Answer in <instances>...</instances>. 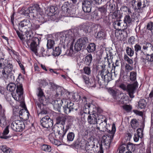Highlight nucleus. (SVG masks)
<instances>
[{"instance_id": "f257e3e1", "label": "nucleus", "mask_w": 153, "mask_h": 153, "mask_svg": "<svg viewBox=\"0 0 153 153\" xmlns=\"http://www.w3.org/2000/svg\"><path fill=\"white\" fill-rule=\"evenodd\" d=\"M79 36L78 31L76 29L70 30L60 33L59 37L60 43L58 47L53 50V54L54 56L59 55L62 51H65L70 41L74 42L75 39Z\"/></svg>"}, {"instance_id": "f03ea898", "label": "nucleus", "mask_w": 153, "mask_h": 153, "mask_svg": "<svg viewBox=\"0 0 153 153\" xmlns=\"http://www.w3.org/2000/svg\"><path fill=\"white\" fill-rule=\"evenodd\" d=\"M84 108V113L89 115L87 118V121L89 124H95L97 123V112L102 113V110L100 108L97 107L92 104H85Z\"/></svg>"}, {"instance_id": "7ed1b4c3", "label": "nucleus", "mask_w": 153, "mask_h": 153, "mask_svg": "<svg viewBox=\"0 0 153 153\" xmlns=\"http://www.w3.org/2000/svg\"><path fill=\"white\" fill-rule=\"evenodd\" d=\"M27 39L26 42L27 45L30 44L31 50L36 54L37 53V46L39 44L41 40L40 38L33 37L32 31L27 32L26 33Z\"/></svg>"}, {"instance_id": "20e7f679", "label": "nucleus", "mask_w": 153, "mask_h": 153, "mask_svg": "<svg viewBox=\"0 0 153 153\" xmlns=\"http://www.w3.org/2000/svg\"><path fill=\"white\" fill-rule=\"evenodd\" d=\"M100 72V75L97 76L98 83L100 86L107 84L112 79V74L105 68H103Z\"/></svg>"}, {"instance_id": "39448f33", "label": "nucleus", "mask_w": 153, "mask_h": 153, "mask_svg": "<svg viewBox=\"0 0 153 153\" xmlns=\"http://www.w3.org/2000/svg\"><path fill=\"white\" fill-rule=\"evenodd\" d=\"M127 3L132 6L135 11L141 12L149 4L148 0H127Z\"/></svg>"}, {"instance_id": "423d86ee", "label": "nucleus", "mask_w": 153, "mask_h": 153, "mask_svg": "<svg viewBox=\"0 0 153 153\" xmlns=\"http://www.w3.org/2000/svg\"><path fill=\"white\" fill-rule=\"evenodd\" d=\"M116 131V127L115 124L113 123L112 125V129L111 131L108 132L109 134L108 135H104L102 137V144L100 145H102V144L105 146V147L106 149H108L109 148L110 143L112 141L114 134ZM100 146V144H99Z\"/></svg>"}, {"instance_id": "0eeeda50", "label": "nucleus", "mask_w": 153, "mask_h": 153, "mask_svg": "<svg viewBox=\"0 0 153 153\" xmlns=\"http://www.w3.org/2000/svg\"><path fill=\"white\" fill-rule=\"evenodd\" d=\"M94 143L91 141L85 143V150L86 153H103V148L102 145H100L99 150L98 146H97L96 149Z\"/></svg>"}, {"instance_id": "6e6552de", "label": "nucleus", "mask_w": 153, "mask_h": 153, "mask_svg": "<svg viewBox=\"0 0 153 153\" xmlns=\"http://www.w3.org/2000/svg\"><path fill=\"white\" fill-rule=\"evenodd\" d=\"M16 87V92L19 97H21L23 93V89L22 85L19 83L17 84L16 85L13 83H9L7 86V88L8 90L10 91H14Z\"/></svg>"}, {"instance_id": "1a4fd4ad", "label": "nucleus", "mask_w": 153, "mask_h": 153, "mask_svg": "<svg viewBox=\"0 0 153 153\" xmlns=\"http://www.w3.org/2000/svg\"><path fill=\"white\" fill-rule=\"evenodd\" d=\"M12 129L15 131L20 132L23 130L25 127L24 122L20 120H15L10 125Z\"/></svg>"}, {"instance_id": "9d476101", "label": "nucleus", "mask_w": 153, "mask_h": 153, "mask_svg": "<svg viewBox=\"0 0 153 153\" xmlns=\"http://www.w3.org/2000/svg\"><path fill=\"white\" fill-rule=\"evenodd\" d=\"M30 20L27 19H25L21 21L19 25V30L25 33L26 35V33L30 31L28 30L30 27Z\"/></svg>"}, {"instance_id": "9b49d317", "label": "nucleus", "mask_w": 153, "mask_h": 153, "mask_svg": "<svg viewBox=\"0 0 153 153\" xmlns=\"http://www.w3.org/2000/svg\"><path fill=\"white\" fill-rule=\"evenodd\" d=\"M41 124L44 128H48L53 126V120L48 115L43 117L40 121Z\"/></svg>"}, {"instance_id": "f8f14e48", "label": "nucleus", "mask_w": 153, "mask_h": 153, "mask_svg": "<svg viewBox=\"0 0 153 153\" xmlns=\"http://www.w3.org/2000/svg\"><path fill=\"white\" fill-rule=\"evenodd\" d=\"M109 92L112 95L114 99L119 101L120 103L123 104L125 103L126 99L124 97H123V94L121 93L119 94L117 91L112 89H110Z\"/></svg>"}, {"instance_id": "ddd939ff", "label": "nucleus", "mask_w": 153, "mask_h": 153, "mask_svg": "<svg viewBox=\"0 0 153 153\" xmlns=\"http://www.w3.org/2000/svg\"><path fill=\"white\" fill-rule=\"evenodd\" d=\"M96 26L95 24L91 22H87L83 23L80 25V29L85 33H90L92 31L93 28Z\"/></svg>"}, {"instance_id": "4468645a", "label": "nucleus", "mask_w": 153, "mask_h": 153, "mask_svg": "<svg viewBox=\"0 0 153 153\" xmlns=\"http://www.w3.org/2000/svg\"><path fill=\"white\" fill-rule=\"evenodd\" d=\"M64 102L65 103H66V101L65 99H57L52 102V103L53 105V107L54 110L60 112L61 111V107L62 104H63Z\"/></svg>"}, {"instance_id": "2eb2a0df", "label": "nucleus", "mask_w": 153, "mask_h": 153, "mask_svg": "<svg viewBox=\"0 0 153 153\" xmlns=\"http://www.w3.org/2000/svg\"><path fill=\"white\" fill-rule=\"evenodd\" d=\"M92 0H84L82 1V7L83 11L85 13L91 12L92 7Z\"/></svg>"}, {"instance_id": "dca6fc26", "label": "nucleus", "mask_w": 153, "mask_h": 153, "mask_svg": "<svg viewBox=\"0 0 153 153\" xmlns=\"http://www.w3.org/2000/svg\"><path fill=\"white\" fill-rule=\"evenodd\" d=\"M141 61L143 65L146 67L149 66L150 63L153 62V54H147L146 58H141Z\"/></svg>"}, {"instance_id": "f3484780", "label": "nucleus", "mask_w": 153, "mask_h": 153, "mask_svg": "<svg viewBox=\"0 0 153 153\" xmlns=\"http://www.w3.org/2000/svg\"><path fill=\"white\" fill-rule=\"evenodd\" d=\"M28 14H31V15L33 17H36L38 12H40L42 11L41 9L39 7L38 4H36L33 6L29 7L27 9Z\"/></svg>"}, {"instance_id": "a211bd4d", "label": "nucleus", "mask_w": 153, "mask_h": 153, "mask_svg": "<svg viewBox=\"0 0 153 153\" xmlns=\"http://www.w3.org/2000/svg\"><path fill=\"white\" fill-rule=\"evenodd\" d=\"M137 82H136L132 84H128L127 86L126 91L128 92L129 96L131 98H132L134 97L133 94L137 86Z\"/></svg>"}, {"instance_id": "6ab92c4d", "label": "nucleus", "mask_w": 153, "mask_h": 153, "mask_svg": "<svg viewBox=\"0 0 153 153\" xmlns=\"http://www.w3.org/2000/svg\"><path fill=\"white\" fill-rule=\"evenodd\" d=\"M65 104V106L63 107L64 111L65 113L68 114L71 111H73L74 107V104L71 102H69L67 101Z\"/></svg>"}, {"instance_id": "aec40b11", "label": "nucleus", "mask_w": 153, "mask_h": 153, "mask_svg": "<svg viewBox=\"0 0 153 153\" xmlns=\"http://www.w3.org/2000/svg\"><path fill=\"white\" fill-rule=\"evenodd\" d=\"M13 67L12 63L7 59L4 58L0 59V68Z\"/></svg>"}, {"instance_id": "412c9836", "label": "nucleus", "mask_w": 153, "mask_h": 153, "mask_svg": "<svg viewBox=\"0 0 153 153\" xmlns=\"http://www.w3.org/2000/svg\"><path fill=\"white\" fill-rule=\"evenodd\" d=\"M57 131L59 138L60 140H62L66 133V131L65 130L64 126H58Z\"/></svg>"}, {"instance_id": "4be33fe9", "label": "nucleus", "mask_w": 153, "mask_h": 153, "mask_svg": "<svg viewBox=\"0 0 153 153\" xmlns=\"http://www.w3.org/2000/svg\"><path fill=\"white\" fill-rule=\"evenodd\" d=\"M144 52L149 54H153V46L150 43H147L143 46Z\"/></svg>"}, {"instance_id": "5701e85b", "label": "nucleus", "mask_w": 153, "mask_h": 153, "mask_svg": "<svg viewBox=\"0 0 153 153\" xmlns=\"http://www.w3.org/2000/svg\"><path fill=\"white\" fill-rule=\"evenodd\" d=\"M102 18V16L97 11H94L91 13V18L93 21H99Z\"/></svg>"}, {"instance_id": "b1692460", "label": "nucleus", "mask_w": 153, "mask_h": 153, "mask_svg": "<svg viewBox=\"0 0 153 153\" xmlns=\"http://www.w3.org/2000/svg\"><path fill=\"white\" fill-rule=\"evenodd\" d=\"M3 70L2 71V76L4 77L6 79L7 78L9 74L12 71L13 69V67L9 68H2Z\"/></svg>"}, {"instance_id": "393cba45", "label": "nucleus", "mask_w": 153, "mask_h": 153, "mask_svg": "<svg viewBox=\"0 0 153 153\" xmlns=\"http://www.w3.org/2000/svg\"><path fill=\"white\" fill-rule=\"evenodd\" d=\"M66 118L63 116H60L56 118V124H58V126H64Z\"/></svg>"}, {"instance_id": "a878e982", "label": "nucleus", "mask_w": 153, "mask_h": 153, "mask_svg": "<svg viewBox=\"0 0 153 153\" xmlns=\"http://www.w3.org/2000/svg\"><path fill=\"white\" fill-rule=\"evenodd\" d=\"M100 126L101 127L100 131L103 132L106 131L107 132H110L111 130H109L106 127L107 122H101L100 123Z\"/></svg>"}, {"instance_id": "bb28decb", "label": "nucleus", "mask_w": 153, "mask_h": 153, "mask_svg": "<svg viewBox=\"0 0 153 153\" xmlns=\"http://www.w3.org/2000/svg\"><path fill=\"white\" fill-rule=\"evenodd\" d=\"M84 48L88 42V39L87 37L81 38L77 40Z\"/></svg>"}, {"instance_id": "cd10ccee", "label": "nucleus", "mask_w": 153, "mask_h": 153, "mask_svg": "<svg viewBox=\"0 0 153 153\" xmlns=\"http://www.w3.org/2000/svg\"><path fill=\"white\" fill-rule=\"evenodd\" d=\"M92 57L91 54H90L86 56L84 59V63L87 65L89 66L91 63Z\"/></svg>"}, {"instance_id": "c85d7f7f", "label": "nucleus", "mask_w": 153, "mask_h": 153, "mask_svg": "<svg viewBox=\"0 0 153 153\" xmlns=\"http://www.w3.org/2000/svg\"><path fill=\"white\" fill-rule=\"evenodd\" d=\"M130 124L131 127L135 130L139 126V123L137 119H133L131 120Z\"/></svg>"}, {"instance_id": "c756f323", "label": "nucleus", "mask_w": 153, "mask_h": 153, "mask_svg": "<svg viewBox=\"0 0 153 153\" xmlns=\"http://www.w3.org/2000/svg\"><path fill=\"white\" fill-rule=\"evenodd\" d=\"M97 120L98 122L100 121V123L102 122H107V119L105 117L101 114L102 113H100L99 112H97Z\"/></svg>"}, {"instance_id": "7c9ffc66", "label": "nucleus", "mask_w": 153, "mask_h": 153, "mask_svg": "<svg viewBox=\"0 0 153 153\" xmlns=\"http://www.w3.org/2000/svg\"><path fill=\"white\" fill-rule=\"evenodd\" d=\"M9 126H7L4 129L2 133V135L0 136V138L7 139L9 138V137L6 136L9 133Z\"/></svg>"}, {"instance_id": "2f4dec72", "label": "nucleus", "mask_w": 153, "mask_h": 153, "mask_svg": "<svg viewBox=\"0 0 153 153\" xmlns=\"http://www.w3.org/2000/svg\"><path fill=\"white\" fill-rule=\"evenodd\" d=\"M106 35L105 32L103 30H101L100 31L98 32L96 38L100 39H104Z\"/></svg>"}, {"instance_id": "473e14b6", "label": "nucleus", "mask_w": 153, "mask_h": 153, "mask_svg": "<svg viewBox=\"0 0 153 153\" xmlns=\"http://www.w3.org/2000/svg\"><path fill=\"white\" fill-rule=\"evenodd\" d=\"M112 13L113 18L117 19V20H120L122 16L118 10H115Z\"/></svg>"}, {"instance_id": "72a5a7b5", "label": "nucleus", "mask_w": 153, "mask_h": 153, "mask_svg": "<svg viewBox=\"0 0 153 153\" xmlns=\"http://www.w3.org/2000/svg\"><path fill=\"white\" fill-rule=\"evenodd\" d=\"M96 45L94 43H90L87 47V50L88 52H92L96 49Z\"/></svg>"}, {"instance_id": "f704fd0d", "label": "nucleus", "mask_w": 153, "mask_h": 153, "mask_svg": "<svg viewBox=\"0 0 153 153\" xmlns=\"http://www.w3.org/2000/svg\"><path fill=\"white\" fill-rule=\"evenodd\" d=\"M147 102L144 99L140 100L138 102V107L140 109L144 108L146 105Z\"/></svg>"}, {"instance_id": "c9c22d12", "label": "nucleus", "mask_w": 153, "mask_h": 153, "mask_svg": "<svg viewBox=\"0 0 153 153\" xmlns=\"http://www.w3.org/2000/svg\"><path fill=\"white\" fill-rule=\"evenodd\" d=\"M124 22L125 25V27H126L128 24H129L131 23L132 19L129 15H126L125 16Z\"/></svg>"}, {"instance_id": "e433bc0d", "label": "nucleus", "mask_w": 153, "mask_h": 153, "mask_svg": "<svg viewBox=\"0 0 153 153\" xmlns=\"http://www.w3.org/2000/svg\"><path fill=\"white\" fill-rule=\"evenodd\" d=\"M39 27V25L37 24L36 23L30 22V27H29L28 31H31V30H35Z\"/></svg>"}, {"instance_id": "4c0bfd02", "label": "nucleus", "mask_w": 153, "mask_h": 153, "mask_svg": "<svg viewBox=\"0 0 153 153\" xmlns=\"http://www.w3.org/2000/svg\"><path fill=\"white\" fill-rule=\"evenodd\" d=\"M48 10L49 12L48 15L49 16H51L56 12L57 10V8L54 6H51Z\"/></svg>"}, {"instance_id": "58836bf2", "label": "nucleus", "mask_w": 153, "mask_h": 153, "mask_svg": "<svg viewBox=\"0 0 153 153\" xmlns=\"http://www.w3.org/2000/svg\"><path fill=\"white\" fill-rule=\"evenodd\" d=\"M107 4H109V9L110 10V13L113 12L114 11H115L116 9V5L114 2L111 3L110 1L109 2H108Z\"/></svg>"}, {"instance_id": "ea45409f", "label": "nucleus", "mask_w": 153, "mask_h": 153, "mask_svg": "<svg viewBox=\"0 0 153 153\" xmlns=\"http://www.w3.org/2000/svg\"><path fill=\"white\" fill-rule=\"evenodd\" d=\"M126 52L127 55L130 57L133 56L134 54V50L129 47H127L126 48Z\"/></svg>"}, {"instance_id": "a19ab883", "label": "nucleus", "mask_w": 153, "mask_h": 153, "mask_svg": "<svg viewBox=\"0 0 153 153\" xmlns=\"http://www.w3.org/2000/svg\"><path fill=\"white\" fill-rule=\"evenodd\" d=\"M98 11L101 13L100 15L102 16V18L103 16L105 15L106 13L107 9L106 7L105 6H103L101 7H100L98 8Z\"/></svg>"}, {"instance_id": "79ce46f5", "label": "nucleus", "mask_w": 153, "mask_h": 153, "mask_svg": "<svg viewBox=\"0 0 153 153\" xmlns=\"http://www.w3.org/2000/svg\"><path fill=\"white\" fill-rule=\"evenodd\" d=\"M126 148L128 151H134L135 150V146L133 143H129L127 145Z\"/></svg>"}, {"instance_id": "37998d69", "label": "nucleus", "mask_w": 153, "mask_h": 153, "mask_svg": "<svg viewBox=\"0 0 153 153\" xmlns=\"http://www.w3.org/2000/svg\"><path fill=\"white\" fill-rule=\"evenodd\" d=\"M73 44H71L70 46L69 49L67 51V53L68 56H72L75 53V51L73 50Z\"/></svg>"}, {"instance_id": "c03bdc74", "label": "nucleus", "mask_w": 153, "mask_h": 153, "mask_svg": "<svg viewBox=\"0 0 153 153\" xmlns=\"http://www.w3.org/2000/svg\"><path fill=\"white\" fill-rule=\"evenodd\" d=\"M69 6L68 3V2H65L62 6V10L64 13L68 12Z\"/></svg>"}, {"instance_id": "a18cd8bd", "label": "nucleus", "mask_w": 153, "mask_h": 153, "mask_svg": "<svg viewBox=\"0 0 153 153\" xmlns=\"http://www.w3.org/2000/svg\"><path fill=\"white\" fill-rule=\"evenodd\" d=\"M75 134L74 132L69 133L67 136V140L68 141H72L74 140Z\"/></svg>"}, {"instance_id": "49530a36", "label": "nucleus", "mask_w": 153, "mask_h": 153, "mask_svg": "<svg viewBox=\"0 0 153 153\" xmlns=\"http://www.w3.org/2000/svg\"><path fill=\"white\" fill-rule=\"evenodd\" d=\"M134 51L136 56H137L139 52H142V47L138 44H136L134 46Z\"/></svg>"}, {"instance_id": "de8ad7c7", "label": "nucleus", "mask_w": 153, "mask_h": 153, "mask_svg": "<svg viewBox=\"0 0 153 153\" xmlns=\"http://www.w3.org/2000/svg\"><path fill=\"white\" fill-rule=\"evenodd\" d=\"M0 149L4 153H10L11 151L10 148L7 147L5 145L0 146Z\"/></svg>"}, {"instance_id": "09e8293b", "label": "nucleus", "mask_w": 153, "mask_h": 153, "mask_svg": "<svg viewBox=\"0 0 153 153\" xmlns=\"http://www.w3.org/2000/svg\"><path fill=\"white\" fill-rule=\"evenodd\" d=\"M54 40L50 39L47 41V47L48 49H51L53 48L54 45Z\"/></svg>"}, {"instance_id": "8fccbe9b", "label": "nucleus", "mask_w": 153, "mask_h": 153, "mask_svg": "<svg viewBox=\"0 0 153 153\" xmlns=\"http://www.w3.org/2000/svg\"><path fill=\"white\" fill-rule=\"evenodd\" d=\"M41 149L45 151L50 152L51 150V146L47 145L44 144L41 146Z\"/></svg>"}, {"instance_id": "3c124183", "label": "nucleus", "mask_w": 153, "mask_h": 153, "mask_svg": "<svg viewBox=\"0 0 153 153\" xmlns=\"http://www.w3.org/2000/svg\"><path fill=\"white\" fill-rule=\"evenodd\" d=\"M16 33L20 40L23 42H26L27 39L24 37V36L23 35L22 33L20 32L18 30H16Z\"/></svg>"}, {"instance_id": "603ef678", "label": "nucleus", "mask_w": 153, "mask_h": 153, "mask_svg": "<svg viewBox=\"0 0 153 153\" xmlns=\"http://www.w3.org/2000/svg\"><path fill=\"white\" fill-rule=\"evenodd\" d=\"M64 89L61 87L58 88L56 91V97H57L59 95L62 96L63 94H64Z\"/></svg>"}, {"instance_id": "864d4df0", "label": "nucleus", "mask_w": 153, "mask_h": 153, "mask_svg": "<svg viewBox=\"0 0 153 153\" xmlns=\"http://www.w3.org/2000/svg\"><path fill=\"white\" fill-rule=\"evenodd\" d=\"M82 48H83L82 46L79 43V42H78V41L77 40L75 44V50L76 51H78L81 50Z\"/></svg>"}, {"instance_id": "5fc2aeb1", "label": "nucleus", "mask_w": 153, "mask_h": 153, "mask_svg": "<svg viewBox=\"0 0 153 153\" xmlns=\"http://www.w3.org/2000/svg\"><path fill=\"white\" fill-rule=\"evenodd\" d=\"M39 97V100L40 101V104L38 103L37 104V106L40 109L41 108V107L43 106V102L44 100L45 99V97L44 96Z\"/></svg>"}, {"instance_id": "6e6d98bb", "label": "nucleus", "mask_w": 153, "mask_h": 153, "mask_svg": "<svg viewBox=\"0 0 153 153\" xmlns=\"http://www.w3.org/2000/svg\"><path fill=\"white\" fill-rule=\"evenodd\" d=\"M137 73L134 71H132L130 73V79L132 81H135L136 79Z\"/></svg>"}, {"instance_id": "4d7b16f0", "label": "nucleus", "mask_w": 153, "mask_h": 153, "mask_svg": "<svg viewBox=\"0 0 153 153\" xmlns=\"http://www.w3.org/2000/svg\"><path fill=\"white\" fill-rule=\"evenodd\" d=\"M89 82L87 84V85L88 86L92 87H96L95 79L94 78L90 79Z\"/></svg>"}, {"instance_id": "13d9d810", "label": "nucleus", "mask_w": 153, "mask_h": 153, "mask_svg": "<svg viewBox=\"0 0 153 153\" xmlns=\"http://www.w3.org/2000/svg\"><path fill=\"white\" fill-rule=\"evenodd\" d=\"M146 28L147 30L151 31L152 32H153V22H150L148 23Z\"/></svg>"}, {"instance_id": "bf43d9fd", "label": "nucleus", "mask_w": 153, "mask_h": 153, "mask_svg": "<svg viewBox=\"0 0 153 153\" xmlns=\"http://www.w3.org/2000/svg\"><path fill=\"white\" fill-rule=\"evenodd\" d=\"M136 39L134 36H132L129 37L128 40V43L130 45H132L135 43Z\"/></svg>"}, {"instance_id": "052dcab7", "label": "nucleus", "mask_w": 153, "mask_h": 153, "mask_svg": "<svg viewBox=\"0 0 153 153\" xmlns=\"http://www.w3.org/2000/svg\"><path fill=\"white\" fill-rule=\"evenodd\" d=\"M123 108L127 112L130 111L132 109L131 105H125L122 106Z\"/></svg>"}, {"instance_id": "680f3d73", "label": "nucleus", "mask_w": 153, "mask_h": 153, "mask_svg": "<svg viewBox=\"0 0 153 153\" xmlns=\"http://www.w3.org/2000/svg\"><path fill=\"white\" fill-rule=\"evenodd\" d=\"M143 129L142 128H139L137 130V135H138L139 137H140V138H141L143 137Z\"/></svg>"}, {"instance_id": "e2e57ef3", "label": "nucleus", "mask_w": 153, "mask_h": 153, "mask_svg": "<svg viewBox=\"0 0 153 153\" xmlns=\"http://www.w3.org/2000/svg\"><path fill=\"white\" fill-rule=\"evenodd\" d=\"M124 59L130 65H132L133 62L132 59L130 58L126 55H125L124 56Z\"/></svg>"}, {"instance_id": "0e129e2a", "label": "nucleus", "mask_w": 153, "mask_h": 153, "mask_svg": "<svg viewBox=\"0 0 153 153\" xmlns=\"http://www.w3.org/2000/svg\"><path fill=\"white\" fill-rule=\"evenodd\" d=\"M121 21L120 19L114 22V27L115 29L119 28L120 26L121 25V23L120 22Z\"/></svg>"}, {"instance_id": "69168bd1", "label": "nucleus", "mask_w": 153, "mask_h": 153, "mask_svg": "<svg viewBox=\"0 0 153 153\" xmlns=\"http://www.w3.org/2000/svg\"><path fill=\"white\" fill-rule=\"evenodd\" d=\"M25 112L27 114V116L29 114V112L27 109V108H26L25 109H22L19 112V116L20 117H21L20 116H22L23 115V114H24Z\"/></svg>"}, {"instance_id": "338daca9", "label": "nucleus", "mask_w": 153, "mask_h": 153, "mask_svg": "<svg viewBox=\"0 0 153 153\" xmlns=\"http://www.w3.org/2000/svg\"><path fill=\"white\" fill-rule=\"evenodd\" d=\"M55 134L54 133H51L49 135V138L50 140V141L52 142L53 144H55L56 145H58L57 143V141L56 140H55L54 138H50L51 137L53 136H55Z\"/></svg>"}, {"instance_id": "774afa93", "label": "nucleus", "mask_w": 153, "mask_h": 153, "mask_svg": "<svg viewBox=\"0 0 153 153\" xmlns=\"http://www.w3.org/2000/svg\"><path fill=\"white\" fill-rule=\"evenodd\" d=\"M83 69L85 74L88 75H89L91 74V69L89 67H84Z\"/></svg>"}]
</instances>
